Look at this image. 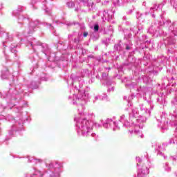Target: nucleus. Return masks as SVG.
<instances>
[{"label":"nucleus","mask_w":177,"mask_h":177,"mask_svg":"<svg viewBox=\"0 0 177 177\" xmlns=\"http://www.w3.org/2000/svg\"><path fill=\"white\" fill-rule=\"evenodd\" d=\"M75 121L77 122L76 127L82 131V133H88V132L92 129L91 127L92 124L89 121L86 119H78V118H75Z\"/></svg>","instance_id":"obj_1"},{"label":"nucleus","mask_w":177,"mask_h":177,"mask_svg":"<svg viewBox=\"0 0 177 177\" xmlns=\"http://www.w3.org/2000/svg\"><path fill=\"white\" fill-rule=\"evenodd\" d=\"M79 92H80V94L78 97H77V95L73 96V104H75V103H77V102H81V100H85L86 97V93H85L84 91H80Z\"/></svg>","instance_id":"obj_2"},{"label":"nucleus","mask_w":177,"mask_h":177,"mask_svg":"<svg viewBox=\"0 0 177 177\" xmlns=\"http://www.w3.org/2000/svg\"><path fill=\"white\" fill-rule=\"evenodd\" d=\"M147 175H149V168L146 166L142 167V169L138 171V177H146Z\"/></svg>","instance_id":"obj_3"},{"label":"nucleus","mask_w":177,"mask_h":177,"mask_svg":"<svg viewBox=\"0 0 177 177\" xmlns=\"http://www.w3.org/2000/svg\"><path fill=\"white\" fill-rule=\"evenodd\" d=\"M94 31H99V25L94 26Z\"/></svg>","instance_id":"obj_4"},{"label":"nucleus","mask_w":177,"mask_h":177,"mask_svg":"<svg viewBox=\"0 0 177 177\" xmlns=\"http://www.w3.org/2000/svg\"><path fill=\"white\" fill-rule=\"evenodd\" d=\"M3 37L4 38H8L9 35H8V33L4 32V33H3Z\"/></svg>","instance_id":"obj_5"},{"label":"nucleus","mask_w":177,"mask_h":177,"mask_svg":"<svg viewBox=\"0 0 177 177\" xmlns=\"http://www.w3.org/2000/svg\"><path fill=\"white\" fill-rule=\"evenodd\" d=\"M83 35L84 37H88V32H84Z\"/></svg>","instance_id":"obj_6"},{"label":"nucleus","mask_w":177,"mask_h":177,"mask_svg":"<svg viewBox=\"0 0 177 177\" xmlns=\"http://www.w3.org/2000/svg\"><path fill=\"white\" fill-rule=\"evenodd\" d=\"M124 118H125V115H122L120 117L121 121H122V120H124Z\"/></svg>","instance_id":"obj_7"},{"label":"nucleus","mask_w":177,"mask_h":177,"mask_svg":"<svg viewBox=\"0 0 177 177\" xmlns=\"http://www.w3.org/2000/svg\"><path fill=\"white\" fill-rule=\"evenodd\" d=\"M108 125H109V124H108L107 123H105V124H103V127H104V128H107Z\"/></svg>","instance_id":"obj_8"},{"label":"nucleus","mask_w":177,"mask_h":177,"mask_svg":"<svg viewBox=\"0 0 177 177\" xmlns=\"http://www.w3.org/2000/svg\"><path fill=\"white\" fill-rule=\"evenodd\" d=\"M68 5H71V7L74 6V4L73 3H68Z\"/></svg>","instance_id":"obj_9"},{"label":"nucleus","mask_w":177,"mask_h":177,"mask_svg":"<svg viewBox=\"0 0 177 177\" xmlns=\"http://www.w3.org/2000/svg\"><path fill=\"white\" fill-rule=\"evenodd\" d=\"M1 78H2L3 80H5V78H6V77H5V75H1Z\"/></svg>","instance_id":"obj_10"},{"label":"nucleus","mask_w":177,"mask_h":177,"mask_svg":"<svg viewBox=\"0 0 177 177\" xmlns=\"http://www.w3.org/2000/svg\"><path fill=\"white\" fill-rule=\"evenodd\" d=\"M137 160L138 161V162H140V158H137Z\"/></svg>","instance_id":"obj_11"},{"label":"nucleus","mask_w":177,"mask_h":177,"mask_svg":"<svg viewBox=\"0 0 177 177\" xmlns=\"http://www.w3.org/2000/svg\"><path fill=\"white\" fill-rule=\"evenodd\" d=\"M11 52H12V53H15V49H12V50H11Z\"/></svg>","instance_id":"obj_12"},{"label":"nucleus","mask_w":177,"mask_h":177,"mask_svg":"<svg viewBox=\"0 0 177 177\" xmlns=\"http://www.w3.org/2000/svg\"><path fill=\"white\" fill-rule=\"evenodd\" d=\"M133 114H134V117H136V115H135V111H133Z\"/></svg>","instance_id":"obj_13"},{"label":"nucleus","mask_w":177,"mask_h":177,"mask_svg":"<svg viewBox=\"0 0 177 177\" xmlns=\"http://www.w3.org/2000/svg\"><path fill=\"white\" fill-rule=\"evenodd\" d=\"M38 162H41V160L38 159L37 160Z\"/></svg>","instance_id":"obj_14"},{"label":"nucleus","mask_w":177,"mask_h":177,"mask_svg":"<svg viewBox=\"0 0 177 177\" xmlns=\"http://www.w3.org/2000/svg\"><path fill=\"white\" fill-rule=\"evenodd\" d=\"M91 136H95V134L92 133V134H91Z\"/></svg>","instance_id":"obj_15"},{"label":"nucleus","mask_w":177,"mask_h":177,"mask_svg":"<svg viewBox=\"0 0 177 177\" xmlns=\"http://www.w3.org/2000/svg\"><path fill=\"white\" fill-rule=\"evenodd\" d=\"M95 100H97V97H95Z\"/></svg>","instance_id":"obj_16"},{"label":"nucleus","mask_w":177,"mask_h":177,"mask_svg":"<svg viewBox=\"0 0 177 177\" xmlns=\"http://www.w3.org/2000/svg\"><path fill=\"white\" fill-rule=\"evenodd\" d=\"M163 129H167V128H166V127H164Z\"/></svg>","instance_id":"obj_17"},{"label":"nucleus","mask_w":177,"mask_h":177,"mask_svg":"<svg viewBox=\"0 0 177 177\" xmlns=\"http://www.w3.org/2000/svg\"><path fill=\"white\" fill-rule=\"evenodd\" d=\"M127 49H129V47H127Z\"/></svg>","instance_id":"obj_18"},{"label":"nucleus","mask_w":177,"mask_h":177,"mask_svg":"<svg viewBox=\"0 0 177 177\" xmlns=\"http://www.w3.org/2000/svg\"><path fill=\"white\" fill-rule=\"evenodd\" d=\"M68 5H70L71 6V4H68Z\"/></svg>","instance_id":"obj_19"}]
</instances>
